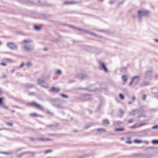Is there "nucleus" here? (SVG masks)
<instances>
[{"instance_id": "f257e3e1", "label": "nucleus", "mask_w": 158, "mask_h": 158, "mask_svg": "<svg viewBox=\"0 0 158 158\" xmlns=\"http://www.w3.org/2000/svg\"><path fill=\"white\" fill-rule=\"evenodd\" d=\"M7 46L11 49H16L17 48V46L16 44L13 42H9L7 43Z\"/></svg>"}, {"instance_id": "f03ea898", "label": "nucleus", "mask_w": 158, "mask_h": 158, "mask_svg": "<svg viewBox=\"0 0 158 158\" xmlns=\"http://www.w3.org/2000/svg\"><path fill=\"white\" fill-rule=\"evenodd\" d=\"M149 13V12L146 10H139L138 11L139 17H140L143 15L147 16L148 15Z\"/></svg>"}, {"instance_id": "7ed1b4c3", "label": "nucleus", "mask_w": 158, "mask_h": 158, "mask_svg": "<svg viewBox=\"0 0 158 158\" xmlns=\"http://www.w3.org/2000/svg\"><path fill=\"white\" fill-rule=\"evenodd\" d=\"M139 80L140 77L139 76H138L134 77L133 78L131 81L130 83V85H131L133 82H134L135 84L139 82Z\"/></svg>"}, {"instance_id": "20e7f679", "label": "nucleus", "mask_w": 158, "mask_h": 158, "mask_svg": "<svg viewBox=\"0 0 158 158\" xmlns=\"http://www.w3.org/2000/svg\"><path fill=\"white\" fill-rule=\"evenodd\" d=\"M77 3V2L74 1H66L64 2V4L65 5H73Z\"/></svg>"}, {"instance_id": "39448f33", "label": "nucleus", "mask_w": 158, "mask_h": 158, "mask_svg": "<svg viewBox=\"0 0 158 158\" xmlns=\"http://www.w3.org/2000/svg\"><path fill=\"white\" fill-rule=\"evenodd\" d=\"M50 91L55 93H58L60 91V89L59 88L53 87L51 88Z\"/></svg>"}, {"instance_id": "423d86ee", "label": "nucleus", "mask_w": 158, "mask_h": 158, "mask_svg": "<svg viewBox=\"0 0 158 158\" xmlns=\"http://www.w3.org/2000/svg\"><path fill=\"white\" fill-rule=\"evenodd\" d=\"M37 140L39 141H52V139L49 138H40L37 139Z\"/></svg>"}, {"instance_id": "0eeeda50", "label": "nucleus", "mask_w": 158, "mask_h": 158, "mask_svg": "<svg viewBox=\"0 0 158 158\" xmlns=\"http://www.w3.org/2000/svg\"><path fill=\"white\" fill-rule=\"evenodd\" d=\"M100 66L102 67V69L106 72H108V70L105 66V64L103 63H100Z\"/></svg>"}, {"instance_id": "6e6552de", "label": "nucleus", "mask_w": 158, "mask_h": 158, "mask_svg": "<svg viewBox=\"0 0 158 158\" xmlns=\"http://www.w3.org/2000/svg\"><path fill=\"white\" fill-rule=\"evenodd\" d=\"M30 115L31 117H42V116L39 115L37 114L36 113H31Z\"/></svg>"}, {"instance_id": "1a4fd4ad", "label": "nucleus", "mask_w": 158, "mask_h": 158, "mask_svg": "<svg viewBox=\"0 0 158 158\" xmlns=\"http://www.w3.org/2000/svg\"><path fill=\"white\" fill-rule=\"evenodd\" d=\"M37 104V103L35 102H32L29 103L28 105L30 106L35 107Z\"/></svg>"}, {"instance_id": "9d476101", "label": "nucleus", "mask_w": 158, "mask_h": 158, "mask_svg": "<svg viewBox=\"0 0 158 158\" xmlns=\"http://www.w3.org/2000/svg\"><path fill=\"white\" fill-rule=\"evenodd\" d=\"M103 124L104 125H108L109 124V121L106 119H104L102 121Z\"/></svg>"}, {"instance_id": "9b49d317", "label": "nucleus", "mask_w": 158, "mask_h": 158, "mask_svg": "<svg viewBox=\"0 0 158 158\" xmlns=\"http://www.w3.org/2000/svg\"><path fill=\"white\" fill-rule=\"evenodd\" d=\"M24 49L27 51H29L32 49V48H31L30 46H25L23 47Z\"/></svg>"}, {"instance_id": "f8f14e48", "label": "nucleus", "mask_w": 158, "mask_h": 158, "mask_svg": "<svg viewBox=\"0 0 158 158\" xmlns=\"http://www.w3.org/2000/svg\"><path fill=\"white\" fill-rule=\"evenodd\" d=\"M32 42V40H25L22 41V43L24 44H25L27 43H31Z\"/></svg>"}, {"instance_id": "ddd939ff", "label": "nucleus", "mask_w": 158, "mask_h": 158, "mask_svg": "<svg viewBox=\"0 0 158 158\" xmlns=\"http://www.w3.org/2000/svg\"><path fill=\"white\" fill-rule=\"evenodd\" d=\"M35 108L40 110H43V107L41 106L38 103L36 105Z\"/></svg>"}, {"instance_id": "4468645a", "label": "nucleus", "mask_w": 158, "mask_h": 158, "mask_svg": "<svg viewBox=\"0 0 158 158\" xmlns=\"http://www.w3.org/2000/svg\"><path fill=\"white\" fill-rule=\"evenodd\" d=\"M45 81L44 80L42 79H39L38 80V82L39 84H41L44 83V82Z\"/></svg>"}, {"instance_id": "2eb2a0df", "label": "nucleus", "mask_w": 158, "mask_h": 158, "mask_svg": "<svg viewBox=\"0 0 158 158\" xmlns=\"http://www.w3.org/2000/svg\"><path fill=\"white\" fill-rule=\"evenodd\" d=\"M97 131L99 132H105L106 131V130L103 128H98L97 129Z\"/></svg>"}, {"instance_id": "dca6fc26", "label": "nucleus", "mask_w": 158, "mask_h": 158, "mask_svg": "<svg viewBox=\"0 0 158 158\" xmlns=\"http://www.w3.org/2000/svg\"><path fill=\"white\" fill-rule=\"evenodd\" d=\"M134 142L136 143H140L142 142V141L139 140L135 139L134 140Z\"/></svg>"}, {"instance_id": "f3484780", "label": "nucleus", "mask_w": 158, "mask_h": 158, "mask_svg": "<svg viewBox=\"0 0 158 158\" xmlns=\"http://www.w3.org/2000/svg\"><path fill=\"white\" fill-rule=\"evenodd\" d=\"M122 79L124 82H126L127 80V77L126 75H123L122 77Z\"/></svg>"}, {"instance_id": "a211bd4d", "label": "nucleus", "mask_w": 158, "mask_h": 158, "mask_svg": "<svg viewBox=\"0 0 158 158\" xmlns=\"http://www.w3.org/2000/svg\"><path fill=\"white\" fill-rule=\"evenodd\" d=\"M127 139L128 140L126 141V143L128 144L131 143L132 142L131 141H130L131 138L130 137H128L127 138Z\"/></svg>"}, {"instance_id": "6ab92c4d", "label": "nucleus", "mask_w": 158, "mask_h": 158, "mask_svg": "<svg viewBox=\"0 0 158 158\" xmlns=\"http://www.w3.org/2000/svg\"><path fill=\"white\" fill-rule=\"evenodd\" d=\"M124 129L123 128H116L115 129V131H124Z\"/></svg>"}, {"instance_id": "aec40b11", "label": "nucleus", "mask_w": 158, "mask_h": 158, "mask_svg": "<svg viewBox=\"0 0 158 158\" xmlns=\"http://www.w3.org/2000/svg\"><path fill=\"white\" fill-rule=\"evenodd\" d=\"M52 152V150H47L44 151V153L46 154L48 153H51Z\"/></svg>"}, {"instance_id": "412c9836", "label": "nucleus", "mask_w": 158, "mask_h": 158, "mask_svg": "<svg viewBox=\"0 0 158 158\" xmlns=\"http://www.w3.org/2000/svg\"><path fill=\"white\" fill-rule=\"evenodd\" d=\"M119 98L121 100H123L124 99V96L121 94H119Z\"/></svg>"}, {"instance_id": "4be33fe9", "label": "nucleus", "mask_w": 158, "mask_h": 158, "mask_svg": "<svg viewBox=\"0 0 158 158\" xmlns=\"http://www.w3.org/2000/svg\"><path fill=\"white\" fill-rule=\"evenodd\" d=\"M147 85V83L146 82H143L140 85L141 86H144Z\"/></svg>"}, {"instance_id": "5701e85b", "label": "nucleus", "mask_w": 158, "mask_h": 158, "mask_svg": "<svg viewBox=\"0 0 158 158\" xmlns=\"http://www.w3.org/2000/svg\"><path fill=\"white\" fill-rule=\"evenodd\" d=\"M35 29L37 30H40L41 29V27H38L37 26H35L34 27Z\"/></svg>"}, {"instance_id": "b1692460", "label": "nucleus", "mask_w": 158, "mask_h": 158, "mask_svg": "<svg viewBox=\"0 0 158 158\" xmlns=\"http://www.w3.org/2000/svg\"><path fill=\"white\" fill-rule=\"evenodd\" d=\"M7 61V62H13V60H11V59H8V58H7V59H5Z\"/></svg>"}, {"instance_id": "393cba45", "label": "nucleus", "mask_w": 158, "mask_h": 158, "mask_svg": "<svg viewBox=\"0 0 158 158\" xmlns=\"http://www.w3.org/2000/svg\"><path fill=\"white\" fill-rule=\"evenodd\" d=\"M61 73V71L60 70H57L56 72V74L57 75H60Z\"/></svg>"}, {"instance_id": "a878e982", "label": "nucleus", "mask_w": 158, "mask_h": 158, "mask_svg": "<svg viewBox=\"0 0 158 158\" xmlns=\"http://www.w3.org/2000/svg\"><path fill=\"white\" fill-rule=\"evenodd\" d=\"M60 95L63 97L64 98H68V96L66 95H65L64 94H60Z\"/></svg>"}, {"instance_id": "bb28decb", "label": "nucleus", "mask_w": 158, "mask_h": 158, "mask_svg": "<svg viewBox=\"0 0 158 158\" xmlns=\"http://www.w3.org/2000/svg\"><path fill=\"white\" fill-rule=\"evenodd\" d=\"M152 143L154 144L158 143V140H154L152 141Z\"/></svg>"}, {"instance_id": "cd10ccee", "label": "nucleus", "mask_w": 158, "mask_h": 158, "mask_svg": "<svg viewBox=\"0 0 158 158\" xmlns=\"http://www.w3.org/2000/svg\"><path fill=\"white\" fill-rule=\"evenodd\" d=\"M3 98H0V105H1L3 104Z\"/></svg>"}, {"instance_id": "c85d7f7f", "label": "nucleus", "mask_w": 158, "mask_h": 158, "mask_svg": "<svg viewBox=\"0 0 158 158\" xmlns=\"http://www.w3.org/2000/svg\"><path fill=\"white\" fill-rule=\"evenodd\" d=\"M146 98V96L145 95H144L142 97V99L143 100H145Z\"/></svg>"}, {"instance_id": "c756f323", "label": "nucleus", "mask_w": 158, "mask_h": 158, "mask_svg": "<svg viewBox=\"0 0 158 158\" xmlns=\"http://www.w3.org/2000/svg\"><path fill=\"white\" fill-rule=\"evenodd\" d=\"M27 65L28 66H31L32 65V64L31 62H28L27 63Z\"/></svg>"}, {"instance_id": "7c9ffc66", "label": "nucleus", "mask_w": 158, "mask_h": 158, "mask_svg": "<svg viewBox=\"0 0 158 158\" xmlns=\"http://www.w3.org/2000/svg\"><path fill=\"white\" fill-rule=\"evenodd\" d=\"M6 124L8 126H12V125H13V124H12V123H8V122H6Z\"/></svg>"}, {"instance_id": "2f4dec72", "label": "nucleus", "mask_w": 158, "mask_h": 158, "mask_svg": "<svg viewBox=\"0 0 158 158\" xmlns=\"http://www.w3.org/2000/svg\"><path fill=\"white\" fill-rule=\"evenodd\" d=\"M24 63H23L21 64V65L19 67V68H22L23 66L24 65Z\"/></svg>"}, {"instance_id": "473e14b6", "label": "nucleus", "mask_w": 158, "mask_h": 158, "mask_svg": "<svg viewBox=\"0 0 158 158\" xmlns=\"http://www.w3.org/2000/svg\"><path fill=\"white\" fill-rule=\"evenodd\" d=\"M133 119H131L129 121H128V123H133Z\"/></svg>"}, {"instance_id": "72a5a7b5", "label": "nucleus", "mask_w": 158, "mask_h": 158, "mask_svg": "<svg viewBox=\"0 0 158 158\" xmlns=\"http://www.w3.org/2000/svg\"><path fill=\"white\" fill-rule=\"evenodd\" d=\"M146 124L145 123H143V124H139V125L138 127H141V126H142L144 125H146ZM137 127H138V126Z\"/></svg>"}, {"instance_id": "f704fd0d", "label": "nucleus", "mask_w": 158, "mask_h": 158, "mask_svg": "<svg viewBox=\"0 0 158 158\" xmlns=\"http://www.w3.org/2000/svg\"><path fill=\"white\" fill-rule=\"evenodd\" d=\"M1 64L3 66H6V64L2 62Z\"/></svg>"}, {"instance_id": "c9c22d12", "label": "nucleus", "mask_w": 158, "mask_h": 158, "mask_svg": "<svg viewBox=\"0 0 158 158\" xmlns=\"http://www.w3.org/2000/svg\"><path fill=\"white\" fill-rule=\"evenodd\" d=\"M132 99L133 101H134L136 100V98L135 97H133L132 98Z\"/></svg>"}, {"instance_id": "e433bc0d", "label": "nucleus", "mask_w": 158, "mask_h": 158, "mask_svg": "<svg viewBox=\"0 0 158 158\" xmlns=\"http://www.w3.org/2000/svg\"><path fill=\"white\" fill-rule=\"evenodd\" d=\"M155 41L157 42H158V39H155Z\"/></svg>"}, {"instance_id": "4c0bfd02", "label": "nucleus", "mask_w": 158, "mask_h": 158, "mask_svg": "<svg viewBox=\"0 0 158 158\" xmlns=\"http://www.w3.org/2000/svg\"><path fill=\"white\" fill-rule=\"evenodd\" d=\"M44 51H47V50H48V49H47V48H44Z\"/></svg>"}, {"instance_id": "58836bf2", "label": "nucleus", "mask_w": 158, "mask_h": 158, "mask_svg": "<svg viewBox=\"0 0 158 158\" xmlns=\"http://www.w3.org/2000/svg\"><path fill=\"white\" fill-rule=\"evenodd\" d=\"M2 93V92L1 91V89H0V95Z\"/></svg>"}, {"instance_id": "ea45409f", "label": "nucleus", "mask_w": 158, "mask_h": 158, "mask_svg": "<svg viewBox=\"0 0 158 158\" xmlns=\"http://www.w3.org/2000/svg\"><path fill=\"white\" fill-rule=\"evenodd\" d=\"M121 139L122 140H123L124 139V138H122Z\"/></svg>"}, {"instance_id": "a19ab883", "label": "nucleus", "mask_w": 158, "mask_h": 158, "mask_svg": "<svg viewBox=\"0 0 158 158\" xmlns=\"http://www.w3.org/2000/svg\"><path fill=\"white\" fill-rule=\"evenodd\" d=\"M5 108L6 109H8V108L7 107H5Z\"/></svg>"}, {"instance_id": "79ce46f5", "label": "nucleus", "mask_w": 158, "mask_h": 158, "mask_svg": "<svg viewBox=\"0 0 158 158\" xmlns=\"http://www.w3.org/2000/svg\"><path fill=\"white\" fill-rule=\"evenodd\" d=\"M100 1H102V0H99Z\"/></svg>"}, {"instance_id": "37998d69", "label": "nucleus", "mask_w": 158, "mask_h": 158, "mask_svg": "<svg viewBox=\"0 0 158 158\" xmlns=\"http://www.w3.org/2000/svg\"><path fill=\"white\" fill-rule=\"evenodd\" d=\"M153 128H156V127H153Z\"/></svg>"}, {"instance_id": "c03bdc74", "label": "nucleus", "mask_w": 158, "mask_h": 158, "mask_svg": "<svg viewBox=\"0 0 158 158\" xmlns=\"http://www.w3.org/2000/svg\"><path fill=\"white\" fill-rule=\"evenodd\" d=\"M1 44V42L0 41V44Z\"/></svg>"}, {"instance_id": "a18cd8bd", "label": "nucleus", "mask_w": 158, "mask_h": 158, "mask_svg": "<svg viewBox=\"0 0 158 158\" xmlns=\"http://www.w3.org/2000/svg\"><path fill=\"white\" fill-rule=\"evenodd\" d=\"M134 128V127H132V128Z\"/></svg>"}]
</instances>
